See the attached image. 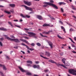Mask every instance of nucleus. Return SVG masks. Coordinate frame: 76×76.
Instances as JSON below:
<instances>
[{"instance_id":"1","label":"nucleus","mask_w":76,"mask_h":76,"mask_svg":"<svg viewBox=\"0 0 76 76\" xmlns=\"http://www.w3.org/2000/svg\"><path fill=\"white\" fill-rule=\"evenodd\" d=\"M43 3L44 4H48L49 6H52L53 7H55L56 9H58L57 6L53 3L47 2H44Z\"/></svg>"},{"instance_id":"2","label":"nucleus","mask_w":76,"mask_h":76,"mask_svg":"<svg viewBox=\"0 0 76 76\" xmlns=\"http://www.w3.org/2000/svg\"><path fill=\"white\" fill-rule=\"evenodd\" d=\"M28 34H29L28 35L29 37H33V38H37V37L35 36L37 34L35 33H34L33 32H28Z\"/></svg>"},{"instance_id":"3","label":"nucleus","mask_w":76,"mask_h":76,"mask_svg":"<svg viewBox=\"0 0 76 76\" xmlns=\"http://www.w3.org/2000/svg\"><path fill=\"white\" fill-rule=\"evenodd\" d=\"M69 72L70 73L72 74L73 75H75L76 76V70L72 69L69 70Z\"/></svg>"},{"instance_id":"4","label":"nucleus","mask_w":76,"mask_h":76,"mask_svg":"<svg viewBox=\"0 0 76 76\" xmlns=\"http://www.w3.org/2000/svg\"><path fill=\"white\" fill-rule=\"evenodd\" d=\"M22 6H23L24 7H25L26 10H30V11H31V12H32L33 11L32 8H31L29 7H28L25 5H22Z\"/></svg>"},{"instance_id":"5","label":"nucleus","mask_w":76,"mask_h":76,"mask_svg":"<svg viewBox=\"0 0 76 76\" xmlns=\"http://www.w3.org/2000/svg\"><path fill=\"white\" fill-rule=\"evenodd\" d=\"M18 68L21 71V72H25V73H26V74H27V73H28V72H29L25 70L20 66H19Z\"/></svg>"},{"instance_id":"6","label":"nucleus","mask_w":76,"mask_h":76,"mask_svg":"<svg viewBox=\"0 0 76 76\" xmlns=\"http://www.w3.org/2000/svg\"><path fill=\"white\" fill-rule=\"evenodd\" d=\"M24 3L26 4L27 5V6H31L32 4H31V2H28V1H24Z\"/></svg>"},{"instance_id":"7","label":"nucleus","mask_w":76,"mask_h":76,"mask_svg":"<svg viewBox=\"0 0 76 76\" xmlns=\"http://www.w3.org/2000/svg\"><path fill=\"white\" fill-rule=\"evenodd\" d=\"M20 41H22V42H25V43H26V44H28V45H30V44L29 43V42H28V41H26L25 39H20Z\"/></svg>"},{"instance_id":"8","label":"nucleus","mask_w":76,"mask_h":76,"mask_svg":"<svg viewBox=\"0 0 76 76\" xmlns=\"http://www.w3.org/2000/svg\"><path fill=\"white\" fill-rule=\"evenodd\" d=\"M11 41H15V42H17V43H18V42H20V41H19V39H11Z\"/></svg>"},{"instance_id":"9","label":"nucleus","mask_w":76,"mask_h":76,"mask_svg":"<svg viewBox=\"0 0 76 76\" xmlns=\"http://www.w3.org/2000/svg\"><path fill=\"white\" fill-rule=\"evenodd\" d=\"M20 16L21 17H23L24 18H30L31 16L29 15H26V16L23 15L22 14H20Z\"/></svg>"},{"instance_id":"10","label":"nucleus","mask_w":76,"mask_h":76,"mask_svg":"<svg viewBox=\"0 0 76 76\" xmlns=\"http://www.w3.org/2000/svg\"><path fill=\"white\" fill-rule=\"evenodd\" d=\"M0 67H3V69L4 70H7V68L6 67V66H4V65L0 64Z\"/></svg>"},{"instance_id":"11","label":"nucleus","mask_w":76,"mask_h":76,"mask_svg":"<svg viewBox=\"0 0 76 76\" xmlns=\"http://www.w3.org/2000/svg\"><path fill=\"white\" fill-rule=\"evenodd\" d=\"M33 67L34 68V69H36L37 68L38 69H40V67H39V65H34L33 66Z\"/></svg>"},{"instance_id":"12","label":"nucleus","mask_w":76,"mask_h":76,"mask_svg":"<svg viewBox=\"0 0 76 76\" xmlns=\"http://www.w3.org/2000/svg\"><path fill=\"white\" fill-rule=\"evenodd\" d=\"M45 54L46 56H47L48 57H50V53L48 52H45Z\"/></svg>"},{"instance_id":"13","label":"nucleus","mask_w":76,"mask_h":76,"mask_svg":"<svg viewBox=\"0 0 76 76\" xmlns=\"http://www.w3.org/2000/svg\"><path fill=\"white\" fill-rule=\"evenodd\" d=\"M37 19H39V20H42V16H41L37 15Z\"/></svg>"},{"instance_id":"14","label":"nucleus","mask_w":76,"mask_h":76,"mask_svg":"<svg viewBox=\"0 0 76 76\" xmlns=\"http://www.w3.org/2000/svg\"><path fill=\"white\" fill-rule=\"evenodd\" d=\"M4 36L5 37V38H7V39H8V40H10V41H11L12 39L10 38L9 37H8L7 35H4Z\"/></svg>"},{"instance_id":"15","label":"nucleus","mask_w":76,"mask_h":76,"mask_svg":"<svg viewBox=\"0 0 76 76\" xmlns=\"http://www.w3.org/2000/svg\"><path fill=\"white\" fill-rule=\"evenodd\" d=\"M40 57H41L43 58H44L45 59H46V60H49V58L43 56H42V55H40Z\"/></svg>"},{"instance_id":"16","label":"nucleus","mask_w":76,"mask_h":76,"mask_svg":"<svg viewBox=\"0 0 76 76\" xmlns=\"http://www.w3.org/2000/svg\"><path fill=\"white\" fill-rule=\"evenodd\" d=\"M9 6L10 7L13 8L15 7V4H10Z\"/></svg>"},{"instance_id":"17","label":"nucleus","mask_w":76,"mask_h":76,"mask_svg":"<svg viewBox=\"0 0 76 76\" xmlns=\"http://www.w3.org/2000/svg\"><path fill=\"white\" fill-rule=\"evenodd\" d=\"M0 30H1V31H7V29L4 28H0Z\"/></svg>"},{"instance_id":"18","label":"nucleus","mask_w":76,"mask_h":76,"mask_svg":"<svg viewBox=\"0 0 76 76\" xmlns=\"http://www.w3.org/2000/svg\"><path fill=\"white\" fill-rule=\"evenodd\" d=\"M66 61V59L64 58L62 59V61L63 63L64 64H65Z\"/></svg>"},{"instance_id":"19","label":"nucleus","mask_w":76,"mask_h":76,"mask_svg":"<svg viewBox=\"0 0 76 76\" xmlns=\"http://www.w3.org/2000/svg\"><path fill=\"white\" fill-rule=\"evenodd\" d=\"M48 62H50V63H55V62L54 61L51 60H49L48 61Z\"/></svg>"},{"instance_id":"20","label":"nucleus","mask_w":76,"mask_h":76,"mask_svg":"<svg viewBox=\"0 0 76 76\" xmlns=\"http://www.w3.org/2000/svg\"><path fill=\"white\" fill-rule=\"evenodd\" d=\"M43 26H50V24L45 23L43 25Z\"/></svg>"},{"instance_id":"21","label":"nucleus","mask_w":76,"mask_h":76,"mask_svg":"<svg viewBox=\"0 0 76 76\" xmlns=\"http://www.w3.org/2000/svg\"><path fill=\"white\" fill-rule=\"evenodd\" d=\"M8 23L9 24V25H11L12 28H13V27H14V26H13V25L12 24V23H11V22H8Z\"/></svg>"},{"instance_id":"22","label":"nucleus","mask_w":76,"mask_h":76,"mask_svg":"<svg viewBox=\"0 0 76 76\" xmlns=\"http://www.w3.org/2000/svg\"><path fill=\"white\" fill-rule=\"evenodd\" d=\"M8 23L9 24V25H11L12 28H13V27H14V26H13V25L12 24V23H11V22H8Z\"/></svg>"},{"instance_id":"23","label":"nucleus","mask_w":76,"mask_h":76,"mask_svg":"<svg viewBox=\"0 0 76 76\" xmlns=\"http://www.w3.org/2000/svg\"><path fill=\"white\" fill-rule=\"evenodd\" d=\"M49 45L50 46L51 48H53V44L52 43L50 42V43H49Z\"/></svg>"},{"instance_id":"24","label":"nucleus","mask_w":76,"mask_h":76,"mask_svg":"<svg viewBox=\"0 0 76 76\" xmlns=\"http://www.w3.org/2000/svg\"><path fill=\"white\" fill-rule=\"evenodd\" d=\"M71 45L72 46V47H74L75 48H74V50H76V47L75 46L74 44H72Z\"/></svg>"},{"instance_id":"25","label":"nucleus","mask_w":76,"mask_h":76,"mask_svg":"<svg viewBox=\"0 0 76 76\" xmlns=\"http://www.w3.org/2000/svg\"><path fill=\"white\" fill-rule=\"evenodd\" d=\"M64 64L65 66H70V64L68 62L65 63Z\"/></svg>"},{"instance_id":"26","label":"nucleus","mask_w":76,"mask_h":76,"mask_svg":"<svg viewBox=\"0 0 76 76\" xmlns=\"http://www.w3.org/2000/svg\"><path fill=\"white\" fill-rule=\"evenodd\" d=\"M27 63H29V64H32V62L31 61H27Z\"/></svg>"},{"instance_id":"27","label":"nucleus","mask_w":76,"mask_h":76,"mask_svg":"<svg viewBox=\"0 0 76 76\" xmlns=\"http://www.w3.org/2000/svg\"><path fill=\"white\" fill-rule=\"evenodd\" d=\"M26 75H28V76H31V75H32V73L28 72L27 73Z\"/></svg>"},{"instance_id":"28","label":"nucleus","mask_w":76,"mask_h":76,"mask_svg":"<svg viewBox=\"0 0 76 76\" xmlns=\"http://www.w3.org/2000/svg\"><path fill=\"white\" fill-rule=\"evenodd\" d=\"M36 45H37V46H38L39 47H41V44H40L39 43H37L36 44Z\"/></svg>"},{"instance_id":"29","label":"nucleus","mask_w":76,"mask_h":76,"mask_svg":"<svg viewBox=\"0 0 76 76\" xmlns=\"http://www.w3.org/2000/svg\"><path fill=\"white\" fill-rule=\"evenodd\" d=\"M4 12L5 13H7L8 14H10V13H11L10 12L8 11L5 10L4 11Z\"/></svg>"},{"instance_id":"30","label":"nucleus","mask_w":76,"mask_h":76,"mask_svg":"<svg viewBox=\"0 0 76 76\" xmlns=\"http://www.w3.org/2000/svg\"><path fill=\"white\" fill-rule=\"evenodd\" d=\"M40 35H41L42 37H46V38H47V36H43V34H42L41 33H40Z\"/></svg>"},{"instance_id":"31","label":"nucleus","mask_w":76,"mask_h":76,"mask_svg":"<svg viewBox=\"0 0 76 76\" xmlns=\"http://www.w3.org/2000/svg\"><path fill=\"white\" fill-rule=\"evenodd\" d=\"M0 75L1 76H5L4 75L3 73V72H0Z\"/></svg>"},{"instance_id":"32","label":"nucleus","mask_w":76,"mask_h":76,"mask_svg":"<svg viewBox=\"0 0 76 76\" xmlns=\"http://www.w3.org/2000/svg\"><path fill=\"white\" fill-rule=\"evenodd\" d=\"M42 34H44V35H46L47 34H48V32H43L42 33Z\"/></svg>"},{"instance_id":"33","label":"nucleus","mask_w":76,"mask_h":76,"mask_svg":"<svg viewBox=\"0 0 76 76\" xmlns=\"http://www.w3.org/2000/svg\"><path fill=\"white\" fill-rule=\"evenodd\" d=\"M55 64H56V65H57L58 66H60V64H58V63H57V62H55Z\"/></svg>"},{"instance_id":"34","label":"nucleus","mask_w":76,"mask_h":76,"mask_svg":"<svg viewBox=\"0 0 76 76\" xmlns=\"http://www.w3.org/2000/svg\"><path fill=\"white\" fill-rule=\"evenodd\" d=\"M46 5H43V7H47V6H48V4H46Z\"/></svg>"},{"instance_id":"35","label":"nucleus","mask_w":76,"mask_h":76,"mask_svg":"<svg viewBox=\"0 0 76 76\" xmlns=\"http://www.w3.org/2000/svg\"><path fill=\"white\" fill-rule=\"evenodd\" d=\"M57 36L58 37V38H59L60 39H63V38L60 37V36L58 35Z\"/></svg>"},{"instance_id":"36","label":"nucleus","mask_w":76,"mask_h":76,"mask_svg":"<svg viewBox=\"0 0 76 76\" xmlns=\"http://www.w3.org/2000/svg\"><path fill=\"white\" fill-rule=\"evenodd\" d=\"M23 37V38H25L26 39H29V37H28L26 36H24Z\"/></svg>"},{"instance_id":"37","label":"nucleus","mask_w":76,"mask_h":76,"mask_svg":"<svg viewBox=\"0 0 76 76\" xmlns=\"http://www.w3.org/2000/svg\"><path fill=\"white\" fill-rule=\"evenodd\" d=\"M45 72L46 73H47V72H48V71H49V70L48 69H46V70H44Z\"/></svg>"},{"instance_id":"38","label":"nucleus","mask_w":76,"mask_h":76,"mask_svg":"<svg viewBox=\"0 0 76 76\" xmlns=\"http://www.w3.org/2000/svg\"><path fill=\"white\" fill-rule=\"evenodd\" d=\"M6 58H7V59H8V60H10V58L8 56H6Z\"/></svg>"},{"instance_id":"39","label":"nucleus","mask_w":76,"mask_h":76,"mask_svg":"<svg viewBox=\"0 0 76 76\" xmlns=\"http://www.w3.org/2000/svg\"><path fill=\"white\" fill-rule=\"evenodd\" d=\"M50 1V3H54V1L53 0H51Z\"/></svg>"},{"instance_id":"40","label":"nucleus","mask_w":76,"mask_h":76,"mask_svg":"<svg viewBox=\"0 0 76 76\" xmlns=\"http://www.w3.org/2000/svg\"><path fill=\"white\" fill-rule=\"evenodd\" d=\"M27 66H28V67H29V66L30 67H31V65L30 64H27Z\"/></svg>"},{"instance_id":"41","label":"nucleus","mask_w":76,"mask_h":76,"mask_svg":"<svg viewBox=\"0 0 76 76\" xmlns=\"http://www.w3.org/2000/svg\"><path fill=\"white\" fill-rule=\"evenodd\" d=\"M15 26H16L17 27H18V28H21V27H20V26H17L16 25H15Z\"/></svg>"},{"instance_id":"42","label":"nucleus","mask_w":76,"mask_h":76,"mask_svg":"<svg viewBox=\"0 0 76 76\" xmlns=\"http://www.w3.org/2000/svg\"><path fill=\"white\" fill-rule=\"evenodd\" d=\"M31 45L32 46H34V45H35V44H34V43H32L31 44Z\"/></svg>"},{"instance_id":"43","label":"nucleus","mask_w":76,"mask_h":76,"mask_svg":"<svg viewBox=\"0 0 76 76\" xmlns=\"http://www.w3.org/2000/svg\"><path fill=\"white\" fill-rule=\"evenodd\" d=\"M10 12H12V13H14V10H10Z\"/></svg>"},{"instance_id":"44","label":"nucleus","mask_w":76,"mask_h":76,"mask_svg":"<svg viewBox=\"0 0 76 76\" xmlns=\"http://www.w3.org/2000/svg\"><path fill=\"white\" fill-rule=\"evenodd\" d=\"M30 50H31V51H33L34 50V49H32V48H30L29 49Z\"/></svg>"},{"instance_id":"45","label":"nucleus","mask_w":76,"mask_h":76,"mask_svg":"<svg viewBox=\"0 0 76 76\" xmlns=\"http://www.w3.org/2000/svg\"><path fill=\"white\" fill-rule=\"evenodd\" d=\"M35 63H36V64H38V63H39V61H36L35 62Z\"/></svg>"},{"instance_id":"46","label":"nucleus","mask_w":76,"mask_h":76,"mask_svg":"<svg viewBox=\"0 0 76 76\" xmlns=\"http://www.w3.org/2000/svg\"><path fill=\"white\" fill-rule=\"evenodd\" d=\"M0 45L1 46H3V44H2V43H1V42H0Z\"/></svg>"},{"instance_id":"47","label":"nucleus","mask_w":76,"mask_h":76,"mask_svg":"<svg viewBox=\"0 0 76 76\" xmlns=\"http://www.w3.org/2000/svg\"><path fill=\"white\" fill-rule=\"evenodd\" d=\"M62 4H64V5H65V4H66L64 2H62Z\"/></svg>"},{"instance_id":"48","label":"nucleus","mask_w":76,"mask_h":76,"mask_svg":"<svg viewBox=\"0 0 76 76\" xmlns=\"http://www.w3.org/2000/svg\"><path fill=\"white\" fill-rule=\"evenodd\" d=\"M52 31L51 30V31H48V34H49V33H50V32H52Z\"/></svg>"},{"instance_id":"49","label":"nucleus","mask_w":76,"mask_h":76,"mask_svg":"<svg viewBox=\"0 0 76 76\" xmlns=\"http://www.w3.org/2000/svg\"><path fill=\"white\" fill-rule=\"evenodd\" d=\"M61 12H64V11L63 10V8H61Z\"/></svg>"},{"instance_id":"50","label":"nucleus","mask_w":76,"mask_h":76,"mask_svg":"<svg viewBox=\"0 0 76 76\" xmlns=\"http://www.w3.org/2000/svg\"><path fill=\"white\" fill-rule=\"evenodd\" d=\"M59 22L60 23H61V24H63V22L61 21H59Z\"/></svg>"},{"instance_id":"51","label":"nucleus","mask_w":76,"mask_h":76,"mask_svg":"<svg viewBox=\"0 0 76 76\" xmlns=\"http://www.w3.org/2000/svg\"><path fill=\"white\" fill-rule=\"evenodd\" d=\"M69 30L70 32H72V31H73V29H72V28H70Z\"/></svg>"},{"instance_id":"52","label":"nucleus","mask_w":76,"mask_h":76,"mask_svg":"<svg viewBox=\"0 0 76 76\" xmlns=\"http://www.w3.org/2000/svg\"><path fill=\"white\" fill-rule=\"evenodd\" d=\"M72 53H73L74 54H76V52L75 51H72Z\"/></svg>"},{"instance_id":"53","label":"nucleus","mask_w":76,"mask_h":76,"mask_svg":"<svg viewBox=\"0 0 76 76\" xmlns=\"http://www.w3.org/2000/svg\"><path fill=\"white\" fill-rule=\"evenodd\" d=\"M63 29V31L65 33H66V30L65 29V28H64Z\"/></svg>"},{"instance_id":"54","label":"nucleus","mask_w":76,"mask_h":76,"mask_svg":"<svg viewBox=\"0 0 76 76\" xmlns=\"http://www.w3.org/2000/svg\"><path fill=\"white\" fill-rule=\"evenodd\" d=\"M71 41L72 42H73V43L74 44H75V42L74 41H73V40L72 39V40H71Z\"/></svg>"},{"instance_id":"55","label":"nucleus","mask_w":76,"mask_h":76,"mask_svg":"<svg viewBox=\"0 0 76 76\" xmlns=\"http://www.w3.org/2000/svg\"><path fill=\"white\" fill-rule=\"evenodd\" d=\"M51 19H53V20H55V18H53V17H51Z\"/></svg>"},{"instance_id":"56","label":"nucleus","mask_w":76,"mask_h":76,"mask_svg":"<svg viewBox=\"0 0 76 76\" xmlns=\"http://www.w3.org/2000/svg\"><path fill=\"white\" fill-rule=\"evenodd\" d=\"M26 48H27L28 49V50H29L30 48H29V47L28 46H27V45H26Z\"/></svg>"},{"instance_id":"57","label":"nucleus","mask_w":76,"mask_h":76,"mask_svg":"<svg viewBox=\"0 0 76 76\" xmlns=\"http://www.w3.org/2000/svg\"><path fill=\"white\" fill-rule=\"evenodd\" d=\"M14 48H15V49H18V47H14Z\"/></svg>"},{"instance_id":"58","label":"nucleus","mask_w":76,"mask_h":76,"mask_svg":"<svg viewBox=\"0 0 76 76\" xmlns=\"http://www.w3.org/2000/svg\"><path fill=\"white\" fill-rule=\"evenodd\" d=\"M22 45H24V46H25L26 47V45L25 44H24L23 43H22Z\"/></svg>"},{"instance_id":"59","label":"nucleus","mask_w":76,"mask_h":76,"mask_svg":"<svg viewBox=\"0 0 76 76\" xmlns=\"http://www.w3.org/2000/svg\"><path fill=\"white\" fill-rule=\"evenodd\" d=\"M10 37H11V38H15V37H14L13 35L10 36Z\"/></svg>"},{"instance_id":"60","label":"nucleus","mask_w":76,"mask_h":76,"mask_svg":"<svg viewBox=\"0 0 76 76\" xmlns=\"http://www.w3.org/2000/svg\"><path fill=\"white\" fill-rule=\"evenodd\" d=\"M62 46H66V45H66V44L65 45L62 44Z\"/></svg>"},{"instance_id":"61","label":"nucleus","mask_w":76,"mask_h":76,"mask_svg":"<svg viewBox=\"0 0 76 76\" xmlns=\"http://www.w3.org/2000/svg\"><path fill=\"white\" fill-rule=\"evenodd\" d=\"M61 29H64V27H63V26H61Z\"/></svg>"},{"instance_id":"62","label":"nucleus","mask_w":76,"mask_h":76,"mask_svg":"<svg viewBox=\"0 0 76 76\" xmlns=\"http://www.w3.org/2000/svg\"><path fill=\"white\" fill-rule=\"evenodd\" d=\"M59 5H61L62 4V2H59Z\"/></svg>"},{"instance_id":"63","label":"nucleus","mask_w":76,"mask_h":76,"mask_svg":"<svg viewBox=\"0 0 76 76\" xmlns=\"http://www.w3.org/2000/svg\"><path fill=\"white\" fill-rule=\"evenodd\" d=\"M60 54L61 55V56H63V53H60Z\"/></svg>"},{"instance_id":"64","label":"nucleus","mask_w":76,"mask_h":76,"mask_svg":"<svg viewBox=\"0 0 76 76\" xmlns=\"http://www.w3.org/2000/svg\"><path fill=\"white\" fill-rule=\"evenodd\" d=\"M4 6L2 5H0V7H4Z\"/></svg>"}]
</instances>
